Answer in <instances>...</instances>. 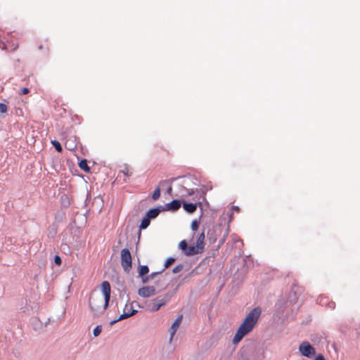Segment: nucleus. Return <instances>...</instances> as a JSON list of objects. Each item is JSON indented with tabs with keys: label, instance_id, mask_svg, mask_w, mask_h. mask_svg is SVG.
<instances>
[{
	"label": "nucleus",
	"instance_id": "obj_1",
	"mask_svg": "<svg viewBox=\"0 0 360 360\" xmlns=\"http://www.w3.org/2000/svg\"><path fill=\"white\" fill-rule=\"evenodd\" d=\"M261 311L259 307H255L248 313L233 339L234 345L238 344L245 335L252 330L259 320Z\"/></svg>",
	"mask_w": 360,
	"mask_h": 360
},
{
	"label": "nucleus",
	"instance_id": "obj_2",
	"mask_svg": "<svg viewBox=\"0 0 360 360\" xmlns=\"http://www.w3.org/2000/svg\"><path fill=\"white\" fill-rule=\"evenodd\" d=\"M108 303L99 294H93L89 298V307L95 316L103 314L108 307Z\"/></svg>",
	"mask_w": 360,
	"mask_h": 360
},
{
	"label": "nucleus",
	"instance_id": "obj_3",
	"mask_svg": "<svg viewBox=\"0 0 360 360\" xmlns=\"http://www.w3.org/2000/svg\"><path fill=\"white\" fill-rule=\"evenodd\" d=\"M121 265L125 272L129 273L132 268V258L129 249L124 248L120 252Z\"/></svg>",
	"mask_w": 360,
	"mask_h": 360
},
{
	"label": "nucleus",
	"instance_id": "obj_4",
	"mask_svg": "<svg viewBox=\"0 0 360 360\" xmlns=\"http://www.w3.org/2000/svg\"><path fill=\"white\" fill-rule=\"evenodd\" d=\"M136 313H137V310L133 309V303L132 302H128L124 306V310H123V314H122L119 316V318L117 319L112 321V323H116L118 321H120V320L127 319L128 317H130V316L134 315Z\"/></svg>",
	"mask_w": 360,
	"mask_h": 360
},
{
	"label": "nucleus",
	"instance_id": "obj_5",
	"mask_svg": "<svg viewBox=\"0 0 360 360\" xmlns=\"http://www.w3.org/2000/svg\"><path fill=\"white\" fill-rule=\"evenodd\" d=\"M299 350L303 356L307 357H311L315 354L314 348L308 342L300 344Z\"/></svg>",
	"mask_w": 360,
	"mask_h": 360
},
{
	"label": "nucleus",
	"instance_id": "obj_6",
	"mask_svg": "<svg viewBox=\"0 0 360 360\" xmlns=\"http://www.w3.org/2000/svg\"><path fill=\"white\" fill-rule=\"evenodd\" d=\"M167 300L166 298H162L160 297L153 299L149 305L150 311H158L160 309V307H162L167 303Z\"/></svg>",
	"mask_w": 360,
	"mask_h": 360
},
{
	"label": "nucleus",
	"instance_id": "obj_7",
	"mask_svg": "<svg viewBox=\"0 0 360 360\" xmlns=\"http://www.w3.org/2000/svg\"><path fill=\"white\" fill-rule=\"evenodd\" d=\"M138 294L142 297H149L156 294V289L154 286H145L139 289Z\"/></svg>",
	"mask_w": 360,
	"mask_h": 360
},
{
	"label": "nucleus",
	"instance_id": "obj_8",
	"mask_svg": "<svg viewBox=\"0 0 360 360\" xmlns=\"http://www.w3.org/2000/svg\"><path fill=\"white\" fill-rule=\"evenodd\" d=\"M101 290L103 293V298L106 300L107 302H109L110 298V285L108 281H103L101 283Z\"/></svg>",
	"mask_w": 360,
	"mask_h": 360
},
{
	"label": "nucleus",
	"instance_id": "obj_9",
	"mask_svg": "<svg viewBox=\"0 0 360 360\" xmlns=\"http://www.w3.org/2000/svg\"><path fill=\"white\" fill-rule=\"evenodd\" d=\"M183 319V315L180 314L177 319L174 321L173 324L172 325L169 332H170V341H172L175 333L178 330L181 321Z\"/></svg>",
	"mask_w": 360,
	"mask_h": 360
},
{
	"label": "nucleus",
	"instance_id": "obj_10",
	"mask_svg": "<svg viewBox=\"0 0 360 360\" xmlns=\"http://www.w3.org/2000/svg\"><path fill=\"white\" fill-rule=\"evenodd\" d=\"M181 207V202L180 201L177 200H174L171 202L167 203L165 205V209L166 210H171V211H176L179 210Z\"/></svg>",
	"mask_w": 360,
	"mask_h": 360
},
{
	"label": "nucleus",
	"instance_id": "obj_11",
	"mask_svg": "<svg viewBox=\"0 0 360 360\" xmlns=\"http://www.w3.org/2000/svg\"><path fill=\"white\" fill-rule=\"evenodd\" d=\"M202 252V250H200L196 245L195 246H190L188 247L186 251L185 252V255L187 256H191L194 255H197Z\"/></svg>",
	"mask_w": 360,
	"mask_h": 360
},
{
	"label": "nucleus",
	"instance_id": "obj_12",
	"mask_svg": "<svg viewBox=\"0 0 360 360\" xmlns=\"http://www.w3.org/2000/svg\"><path fill=\"white\" fill-rule=\"evenodd\" d=\"M183 207L188 213H193L197 209V205H196V204L191 203H191L184 202Z\"/></svg>",
	"mask_w": 360,
	"mask_h": 360
},
{
	"label": "nucleus",
	"instance_id": "obj_13",
	"mask_svg": "<svg viewBox=\"0 0 360 360\" xmlns=\"http://www.w3.org/2000/svg\"><path fill=\"white\" fill-rule=\"evenodd\" d=\"M204 240H205V233L204 231H202L198 236V239H197V241H196V245L203 251L204 250V246H205V243H204Z\"/></svg>",
	"mask_w": 360,
	"mask_h": 360
},
{
	"label": "nucleus",
	"instance_id": "obj_14",
	"mask_svg": "<svg viewBox=\"0 0 360 360\" xmlns=\"http://www.w3.org/2000/svg\"><path fill=\"white\" fill-rule=\"evenodd\" d=\"M160 186H162V187L166 186L167 188V193L169 195L172 194V186L171 185V182L169 180L161 181L160 182Z\"/></svg>",
	"mask_w": 360,
	"mask_h": 360
},
{
	"label": "nucleus",
	"instance_id": "obj_15",
	"mask_svg": "<svg viewBox=\"0 0 360 360\" xmlns=\"http://www.w3.org/2000/svg\"><path fill=\"white\" fill-rule=\"evenodd\" d=\"M160 210L158 209V208H154V209H151L150 210L147 214H146V216L150 219H154L155 217H157L158 216V214H160Z\"/></svg>",
	"mask_w": 360,
	"mask_h": 360
},
{
	"label": "nucleus",
	"instance_id": "obj_16",
	"mask_svg": "<svg viewBox=\"0 0 360 360\" xmlns=\"http://www.w3.org/2000/svg\"><path fill=\"white\" fill-rule=\"evenodd\" d=\"M149 272V269L146 265H141L138 269L139 276L143 277Z\"/></svg>",
	"mask_w": 360,
	"mask_h": 360
},
{
	"label": "nucleus",
	"instance_id": "obj_17",
	"mask_svg": "<svg viewBox=\"0 0 360 360\" xmlns=\"http://www.w3.org/2000/svg\"><path fill=\"white\" fill-rule=\"evenodd\" d=\"M79 167L81 169L84 170V172H89L90 168L88 166V163L86 160L84 159L82 160L79 163Z\"/></svg>",
	"mask_w": 360,
	"mask_h": 360
},
{
	"label": "nucleus",
	"instance_id": "obj_18",
	"mask_svg": "<svg viewBox=\"0 0 360 360\" xmlns=\"http://www.w3.org/2000/svg\"><path fill=\"white\" fill-rule=\"evenodd\" d=\"M150 222V219L147 216H146L141 221V223L139 226L140 229H146L149 226Z\"/></svg>",
	"mask_w": 360,
	"mask_h": 360
},
{
	"label": "nucleus",
	"instance_id": "obj_19",
	"mask_svg": "<svg viewBox=\"0 0 360 360\" xmlns=\"http://www.w3.org/2000/svg\"><path fill=\"white\" fill-rule=\"evenodd\" d=\"M38 49L39 51H44L46 52H48L49 50V44H48L47 41H45L44 42H41L38 45Z\"/></svg>",
	"mask_w": 360,
	"mask_h": 360
},
{
	"label": "nucleus",
	"instance_id": "obj_20",
	"mask_svg": "<svg viewBox=\"0 0 360 360\" xmlns=\"http://www.w3.org/2000/svg\"><path fill=\"white\" fill-rule=\"evenodd\" d=\"M121 172L127 177L130 176L132 174L131 169L128 166H124L123 169L121 170Z\"/></svg>",
	"mask_w": 360,
	"mask_h": 360
},
{
	"label": "nucleus",
	"instance_id": "obj_21",
	"mask_svg": "<svg viewBox=\"0 0 360 360\" xmlns=\"http://www.w3.org/2000/svg\"><path fill=\"white\" fill-rule=\"evenodd\" d=\"M179 247L185 253L188 248L187 242L185 240H181L179 244Z\"/></svg>",
	"mask_w": 360,
	"mask_h": 360
},
{
	"label": "nucleus",
	"instance_id": "obj_22",
	"mask_svg": "<svg viewBox=\"0 0 360 360\" xmlns=\"http://www.w3.org/2000/svg\"><path fill=\"white\" fill-rule=\"evenodd\" d=\"M160 196V188L158 186L153 192L152 198L154 200H158Z\"/></svg>",
	"mask_w": 360,
	"mask_h": 360
},
{
	"label": "nucleus",
	"instance_id": "obj_23",
	"mask_svg": "<svg viewBox=\"0 0 360 360\" xmlns=\"http://www.w3.org/2000/svg\"><path fill=\"white\" fill-rule=\"evenodd\" d=\"M51 143L53 144V146L55 147L56 150L58 151V152H61L62 151V146L60 145V143L58 141H51Z\"/></svg>",
	"mask_w": 360,
	"mask_h": 360
},
{
	"label": "nucleus",
	"instance_id": "obj_24",
	"mask_svg": "<svg viewBox=\"0 0 360 360\" xmlns=\"http://www.w3.org/2000/svg\"><path fill=\"white\" fill-rule=\"evenodd\" d=\"M175 262V259L173 257L168 258L165 264V269L168 268L169 266H171L174 262Z\"/></svg>",
	"mask_w": 360,
	"mask_h": 360
},
{
	"label": "nucleus",
	"instance_id": "obj_25",
	"mask_svg": "<svg viewBox=\"0 0 360 360\" xmlns=\"http://www.w3.org/2000/svg\"><path fill=\"white\" fill-rule=\"evenodd\" d=\"M101 330H102V328L101 326H97L94 329V331H93V333H94V335L95 337L98 336V335H100V333H101Z\"/></svg>",
	"mask_w": 360,
	"mask_h": 360
},
{
	"label": "nucleus",
	"instance_id": "obj_26",
	"mask_svg": "<svg viewBox=\"0 0 360 360\" xmlns=\"http://www.w3.org/2000/svg\"><path fill=\"white\" fill-rule=\"evenodd\" d=\"M199 223L197 220H193L191 223V229L193 231H196L198 228Z\"/></svg>",
	"mask_w": 360,
	"mask_h": 360
},
{
	"label": "nucleus",
	"instance_id": "obj_27",
	"mask_svg": "<svg viewBox=\"0 0 360 360\" xmlns=\"http://www.w3.org/2000/svg\"><path fill=\"white\" fill-rule=\"evenodd\" d=\"M8 108L7 105L4 103H0V112L5 113L7 112Z\"/></svg>",
	"mask_w": 360,
	"mask_h": 360
},
{
	"label": "nucleus",
	"instance_id": "obj_28",
	"mask_svg": "<svg viewBox=\"0 0 360 360\" xmlns=\"http://www.w3.org/2000/svg\"><path fill=\"white\" fill-rule=\"evenodd\" d=\"M182 269H183V265L179 264L173 269L172 272L174 274H176V273L179 272L180 271H181Z\"/></svg>",
	"mask_w": 360,
	"mask_h": 360
},
{
	"label": "nucleus",
	"instance_id": "obj_29",
	"mask_svg": "<svg viewBox=\"0 0 360 360\" xmlns=\"http://www.w3.org/2000/svg\"><path fill=\"white\" fill-rule=\"evenodd\" d=\"M54 262L56 264L60 266L62 264V259L58 255H56L54 257Z\"/></svg>",
	"mask_w": 360,
	"mask_h": 360
},
{
	"label": "nucleus",
	"instance_id": "obj_30",
	"mask_svg": "<svg viewBox=\"0 0 360 360\" xmlns=\"http://www.w3.org/2000/svg\"><path fill=\"white\" fill-rule=\"evenodd\" d=\"M29 92H30L29 89H27V88H25H25H22V89L20 90V91L19 92V94H20V95H25V94H28Z\"/></svg>",
	"mask_w": 360,
	"mask_h": 360
},
{
	"label": "nucleus",
	"instance_id": "obj_31",
	"mask_svg": "<svg viewBox=\"0 0 360 360\" xmlns=\"http://www.w3.org/2000/svg\"><path fill=\"white\" fill-rule=\"evenodd\" d=\"M315 360H325L323 356L322 355H319L316 359Z\"/></svg>",
	"mask_w": 360,
	"mask_h": 360
},
{
	"label": "nucleus",
	"instance_id": "obj_32",
	"mask_svg": "<svg viewBox=\"0 0 360 360\" xmlns=\"http://www.w3.org/2000/svg\"><path fill=\"white\" fill-rule=\"evenodd\" d=\"M148 281V277H146V278H142V282H143V283H147Z\"/></svg>",
	"mask_w": 360,
	"mask_h": 360
},
{
	"label": "nucleus",
	"instance_id": "obj_33",
	"mask_svg": "<svg viewBox=\"0 0 360 360\" xmlns=\"http://www.w3.org/2000/svg\"><path fill=\"white\" fill-rule=\"evenodd\" d=\"M157 274H158V273H153V274H151L150 275V277L151 278H153L155 277V276Z\"/></svg>",
	"mask_w": 360,
	"mask_h": 360
}]
</instances>
